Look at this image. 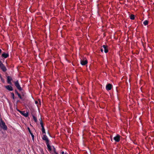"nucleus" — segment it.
Returning <instances> with one entry per match:
<instances>
[{
    "mask_svg": "<svg viewBox=\"0 0 154 154\" xmlns=\"http://www.w3.org/2000/svg\"><path fill=\"white\" fill-rule=\"evenodd\" d=\"M42 139L43 140H45L46 141V144L48 149L50 150H51V146H50L49 144L48 143L49 140H48L47 137L46 136V135L44 134L43 135V136L42 137Z\"/></svg>",
    "mask_w": 154,
    "mask_h": 154,
    "instance_id": "nucleus-1",
    "label": "nucleus"
},
{
    "mask_svg": "<svg viewBox=\"0 0 154 154\" xmlns=\"http://www.w3.org/2000/svg\"><path fill=\"white\" fill-rule=\"evenodd\" d=\"M0 126L4 130H6L7 128V127L5 125V123L2 121L0 122Z\"/></svg>",
    "mask_w": 154,
    "mask_h": 154,
    "instance_id": "nucleus-2",
    "label": "nucleus"
},
{
    "mask_svg": "<svg viewBox=\"0 0 154 154\" xmlns=\"http://www.w3.org/2000/svg\"><path fill=\"white\" fill-rule=\"evenodd\" d=\"M15 85L18 90H22V88L20 86L18 81H17L15 82Z\"/></svg>",
    "mask_w": 154,
    "mask_h": 154,
    "instance_id": "nucleus-3",
    "label": "nucleus"
},
{
    "mask_svg": "<svg viewBox=\"0 0 154 154\" xmlns=\"http://www.w3.org/2000/svg\"><path fill=\"white\" fill-rule=\"evenodd\" d=\"M81 63L82 65H85L88 63L87 60L86 59H83L81 60Z\"/></svg>",
    "mask_w": 154,
    "mask_h": 154,
    "instance_id": "nucleus-4",
    "label": "nucleus"
},
{
    "mask_svg": "<svg viewBox=\"0 0 154 154\" xmlns=\"http://www.w3.org/2000/svg\"><path fill=\"white\" fill-rule=\"evenodd\" d=\"M114 140L116 142H119L120 140V136L119 135H117L115 137L113 138Z\"/></svg>",
    "mask_w": 154,
    "mask_h": 154,
    "instance_id": "nucleus-5",
    "label": "nucleus"
},
{
    "mask_svg": "<svg viewBox=\"0 0 154 154\" xmlns=\"http://www.w3.org/2000/svg\"><path fill=\"white\" fill-rule=\"evenodd\" d=\"M51 149L50 150L48 149V150L49 151H50V152H51V153H52L53 154V153H56V151H55V148L54 147V146H51Z\"/></svg>",
    "mask_w": 154,
    "mask_h": 154,
    "instance_id": "nucleus-6",
    "label": "nucleus"
},
{
    "mask_svg": "<svg viewBox=\"0 0 154 154\" xmlns=\"http://www.w3.org/2000/svg\"><path fill=\"white\" fill-rule=\"evenodd\" d=\"M106 89L108 90H110L112 88V85L110 84H108L106 86Z\"/></svg>",
    "mask_w": 154,
    "mask_h": 154,
    "instance_id": "nucleus-7",
    "label": "nucleus"
},
{
    "mask_svg": "<svg viewBox=\"0 0 154 154\" xmlns=\"http://www.w3.org/2000/svg\"><path fill=\"white\" fill-rule=\"evenodd\" d=\"M6 88L10 91H12L13 90V88L10 85H7L5 86Z\"/></svg>",
    "mask_w": 154,
    "mask_h": 154,
    "instance_id": "nucleus-8",
    "label": "nucleus"
},
{
    "mask_svg": "<svg viewBox=\"0 0 154 154\" xmlns=\"http://www.w3.org/2000/svg\"><path fill=\"white\" fill-rule=\"evenodd\" d=\"M12 80V78L10 76H8L7 77V82L8 83L10 84H11V81Z\"/></svg>",
    "mask_w": 154,
    "mask_h": 154,
    "instance_id": "nucleus-9",
    "label": "nucleus"
},
{
    "mask_svg": "<svg viewBox=\"0 0 154 154\" xmlns=\"http://www.w3.org/2000/svg\"><path fill=\"white\" fill-rule=\"evenodd\" d=\"M20 112L21 114H22L25 117H26L28 116V114L27 113H25V112L23 111H20Z\"/></svg>",
    "mask_w": 154,
    "mask_h": 154,
    "instance_id": "nucleus-10",
    "label": "nucleus"
},
{
    "mask_svg": "<svg viewBox=\"0 0 154 154\" xmlns=\"http://www.w3.org/2000/svg\"><path fill=\"white\" fill-rule=\"evenodd\" d=\"M104 49V51L105 53H106L108 51V50L107 48V46L105 45H103V46Z\"/></svg>",
    "mask_w": 154,
    "mask_h": 154,
    "instance_id": "nucleus-11",
    "label": "nucleus"
},
{
    "mask_svg": "<svg viewBox=\"0 0 154 154\" xmlns=\"http://www.w3.org/2000/svg\"><path fill=\"white\" fill-rule=\"evenodd\" d=\"M2 69L3 71L5 72L6 71L7 69L5 66L3 65L1 66L0 67Z\"/></svg>",
    "mask_w": 154,
    "mask_h": 154,
    "instance_id": "nucleus-12",
    "label": "nucleus"
},
{
    "mask_svg": "<svg viewBox=\"0 0 154 154\" xmlns=\"http://www.w3.org/2000/svg\"><path fill=\"white\" fill-rule=\"evenodd\" d=\"M2 56L4 58H6L8 56V54L4 53L2 54Z\"/></svg>",
    "mask_w": 154,
    "mask_h": 154,
    "instance_id": "nucleus-13",
    "label": "nucleus"
},
{
    "mask_svg": "<svg viewBox=\"0 0 154 154\" xmlns=\"http://www.w3.org/2000/svg\"><path fill=\"white\" fill-rule=\"evenodd\" d=\"M130 18L131 20H134V15L131 14L130 16Z\"/></svg>",
    "mask_w": 154,
    "mask_h": 154,
    "instance_id": "nucleus-14",
    "label": "nucleus"
},
{
    "mask_svg": "<svg viewBox=\"0 0 154 154\" xmlns=\"http://www.w3.org/2000/svg\"><path fill=\"white\" fill-rule=\"evenodd\" d=\"M143 23L144 25H146L148 23V21L147 20H145L143 22Z\"/></svg>",
    "mask_w": 154,
    "mask_h": 154,
    "instance_id": "nucleus-15",
    "label": "nucleus"
},
{
    "mask_svg": "<svg viewBox=\"0 0 154 154\" xmlns=\"http://www.w3.org/2000/svg\"><path fill=\"white\" fill-rule=\"evenodd\" d=\"M42 131L43 133L45 134V129L44 127H43L42 128Z\"/></svg>",
    "mask_w": 154,
    "mask_h": 154,
    "instance_id": "nucleus-16",
    "label": "nucleus"
},
{
    "mask_svg": "<svg viewBox=\"0 0 154 154\" xmlns=\"http://www.w3.org/2000/svg\"><path fill=\"white\" fill-rule=\"evenodd\" d=\"M32 117L33 119L34 120L35 122H37V119L34 116H33Z\"/></svg>",
    "mask_w": 154,
    "mask_h": 154,
    "instance_id": "nucleus-17",
    "label": "nucleus"
},
{
    "mask_svg": "<svg viewBox=\"0 0 154 154\" xmlns=\"http://www.w3.org/2000/svg\"><path fill=\"white\" fill-rule=\"evenodd\" d=\"M17 94L18 96L19 97V98L20 99H22V97H21L20 95V94L18 93V92L17 93Z\"/></svg>",
    "mask_w": 154,
    "mask_h": 154,
    "instance_id": "nucleus-18",
    "label": "nucleus"
},
{
    "mask_svg": "<svg viewBox=\"0 0 154 154\" xmlns=\"http://www.w3.org/2000/svg\"><path fill=\"white\" fill-rule=\"evenodd\" d=\"M11 94L12 95V97L14 99V95L13 93H12Z\"/></svg>",
    "mask_w": 154,
    "mask_h": 154,
    "instance_id": "nucleus-19",
    "label": "nucleus"
},
{
    "mask_svg": "<svg viewBox=\"0 0 154 154\" xmlns=\"http://www.w3.org/2000/svg\"><path fill=\"white\" fill-rule=\"evenodd\" d=\"M40 124L41 125V126L42 127V128H43V127H44L43 126V123L42 122V121H41V122H40Z\"/></svg>",
    "mask_w": 154,
    "mask_h": 154,
    "instance_id": "nucleus-20",
    "label": "nucleus"
},
{
    "mask_svg": "<svg viewBox=\"0 0 154 154\" xmlns=\"http://www.w3.org/2000/svg\"><path fill=\"white\" fill-rule=\"evenodd\" d=\"M3 64L2 63V62L0 61V67Z\"/></svg>",
    "mask_w": 154,
    "mask_h": 154,
    "instance_id": "nucleus-21",
    "label": "nucleus"
},
{
    "mask_svg": "<svg viewBox=\"0 0 154 154\" xmlns=\"http://www.w3.org/2000/svg\"><path fill=\"white\" fill-rule=\"evenodd\" d=\"M31 136H32V139H34V135L32 134L31 133Z\"/></svg>",
    "mask_w": 154,
    "mask_h": 154,
    "instance_id": "nucleus-22",
    "label": "nucleus"
},
{
    "mask_svg": "<svg viewBox=\"0 0 154 154\" xmlns=\"http://www.w3.org/2000/svg\"><path fill=\"white\" fill-rule=\"evenodd\" d=\"M61 154H67L66 153H65L64 152H61Z\"/></svg>",
    "mask_w": 154,
    "mask_h": 154,
    "instance_id": "nucleus-23",
    "label": "nucleus"
},
{
    "mask_svg": "<svg viewBox=\"0 0 154 154\" xmlns=\"http://www.w3.org/2000/svg\"><path fill=\"white\" fill-rule=\"evenodd\" d=\"M35 103L36 104H37L38 103V102L37 101H35Z\"/></svg>",
    "mask_w": 154,
    "mask_h": 154,
    "instance_id": "nucleus-24",
    "label": "nucleus"
},
{
    "mask_svg": "<svg viewBox=\"0 0 154 154\" xmlns=\"http://www.w3.org/2000/svg\"><path fill=\"white\" fill-rule=\"evenodd\" d=\"M101 52H103V49H101L100 50Z\"/></svg>",
    "mask_w": 154,
    "mask_h": 154,
    "instance_id": "nucleus-25",
    "label": "nucleus"
},
{
    "mask_svg": "<svg viewBox=\"0 0 154 154\" xmlns=\"http://www.w3.org/2000/svg\"><path fill=\"white\" fill-rule=\"evenodd\" d=\"M28 130H29V132L31 133V132H30V129H29V128H28Z\"/></svg>",
    "mask_w": 154,
    "mask_h": 154,
    "instance_id": "nucleus-26",
    "label": "nucleus"
},
{
    "mask_svg": "<svg viewBox=\"0 0 154 154\" xmlns=\"http://www.w3.org/2000/svg\"><path fill=\"white\" fill-rule=\"evenodd\" d=\"M1 51H2V50H1V49H0V53H1Z\"/></svg>",
    "mask_w": 154,
    "mask_h": 154,
    "instance_id": "nucleus-27",
    "label": "nucleus"
},
{
    "mask_svg": "<svg viewBox=\"0 0 154 154\" xmlns=\"http://www.w3.org/2000/svg\"><path fill=\"white\" fill-rule=\"evenodd\" d=\"M55 154H58L57 152H56V153H55Z\"/></svg>",
    "mask_w": 154,
    "mask_h": 154,
    "instance_id": "nucleus-28",
    "label": "nucleus"
}]
</instances>
